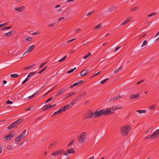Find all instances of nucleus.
I'll return each instance as SVG.
<instances>
[{
	"label": "nucleus",
	"mask_w": 159,
	"mask_h": 159,
	"mask_svg": "<svg viewBox=\"0 0 159 159\" xmlns=\"http://www.w3.org/2000/svg\"><path fill=\"white\" fill-rule=\"evenodd\" d=\"M155 107V105L154 104H153V105H152L149 108L150 109H151V110H152V109H154Z\"/></svg>",
	"instance_id": "51"
},
{
	"label": "nucleus",
	"mask_w": 159,
	"mask_h": 159,
	"mask_svg": "<svg viewBox=\"0 0 159 159\" xmlns=\"http://www.w3.org/2000/svg\"><path fill=\"white\" fill-rule=\"evenodd\" d=\"M94 115V113L92 110H89L84 114V118L85 119H89L93 117Z\"/></svg>",
	"instance_id": "2"
},
{
	"label": "nucleus",
	"mask_w": 159,
	"mask_h": 159,
	"mask_svg": "<svg viewBox=\"0 0 159 159\" xmlns=\"http://www.w3.org/2000/svg\"><path fill=\"white\" fill-rule=\"evenodd\" d=\"M19 75L15 73L11 75V77L12 78H15L18 77Z\"/></svg>",
	"instance_id": "31"
},
{
	"label": "nucleus",
	"mask_w": 159,
	"mask_h": 159,
	"mask_svg": "<svg viewBox=\"0 0 159 159\" xmlns=\"http://www.w3.org/2000/svg\"><path fill=\"white\" fill-rule=\"evenodd\" d=\"M16 30L15 28H13L11 30V35H14L16 32Z\"/></svg>",
	"instance_id": "28"
},
{
	"label": "nucleus",
	"mask_w": 159,
	"mask_h": 159,
	"mask_svg": "<svg viewBox=\"0 0 159 159\" xmlns=\"http://www.w3.org/2000/svg\"><path fill=\"white\" fill-rule=\"evenodd\" d=\"M55 24H56L55 22H53V23H52L51 24H49L48 25V27H52L55 25Z\"/></svg>",
	"instance_id": "44"
},
{
	"label": "nucleus",
	"mask_w": 159,
	"mask_h": 159,
	"mask_svg": "<svg viewBox=\"0 0 159 159\" xmlns=\"http://www.w3.org/2000/svg\"><path fill=\"white\" fill-rule=\"evenodd\" d=\"M56 143H57V142H53V143H51L50 145L49 146V148H51L52 146H55L56 145Z\"/></svg>",
	"instance_id": "41"
},
{
	"label": "nucleus",
	"mask_w": 159,
	"mask_h": 159,
	"mask_svg": "<svg viewBox=\"0 0 159 159\" xmlns=\"http://www.w3.org/2000/svg\"><path fill=\"white\" fill-rule=\"evenodd\" d=\"M130 129V127L129 125L121 127L120 129L121 131L122 134L124 136L128 135Z\"/></svg>",
	"instance_id": "1"
},
{
	"label": "nucleus",
	"mask_w": 159,
	"mask_h": 159,
	"mask_svg": "<svg viewBox=\"0 0 159 159\" xmlns=\"http://www.w3.org/2000/svg\"><path fill=\"white\" fill-rule=\"evenodd\" d=\"M85 69L83 70L80 72V75L81 76H84L87 75V73L85 72Z\"/></svg>",
	"instance_id": "27"
},
{
	"label": "nucleus",
	"mask_w": 159,
	"mask_h": 159,
	"mask_svg": "<svg viewBox=\"0 0 159 159\" xmlns=\"http://www.w3.org/2000/svg\"><path fill=\"white\" fill-rule=\"evenodd\" d=\"M76 38H75L74 39H72L70 40H69L66 42H65L64 43H62L61 44V46H63V45H65L66 44V43H70V42H71L72 41H73V40H75L76 39Z\"/></svg>",
	"instance_id": "20"
},
{
	"label": "nucleus",
	"mask_w": 159,
	"mask_h": 159,
	"mask_svg": "<svg viewBox=\"0 0 159 159\" xmlns=\"http://www.w3.org/2000/svg\"><path fill=\"white\" fill-rule=\"evenodd\" d=\"M3 139H4V140L5 141H6L7 140H10V134H8L7 136L3 137Z\"/></svg>",
	"instance_id": "21"
},
{
	"label": "nucleus",
	"mask_w": 159,
	"mask_h": 159,
	"mask_svg": "<svg viewBox=\"0 0 159 159\" xmlns=\"http://www.w3.org/2000/svg\"><path fill=\"white\" fill-rule=\"evenodd\" d=\"M86 135L85 132L82 133L78 137V140L80 143H83L85 140L84 136Z\"/></svg>",
	"instance_id": "4"
},
{
	"label": "nucleus",
	"mask_w": 159,
	"mask_h": 159,
	"mask_svg": "<svg viewBox=\"0 0 159 159\" xmlns=\"http://www.w3.org/2000/svg\"><path fill=\"white\" fill-rule=\"evenodd\" d=\"M159 134V129H157L154 131L152 135L150 136L151 139H153L156 138Z\"/></svg>",
	"instance_id": "10"
},
{
	"label": "nucleus",
	"mask_w": 159,
	"mask_h": 159,
	"mask_svg": "<svg viewBox=\"0 0 159 159\" xmlns=\"http://www.w3.org/2000/svg\"><path fill=\"white\" fill-rule=\"evenodd\" d=\"M79 99L77 98V97L75 98L74 100H73L70 103L71 105L72 106H73L75 103L77 101H79Z\"/></svg>",
	"instance_id": "18"
},
{
	"label": "nucleus",
	"mask_w": 159,
	"mask_h": 159,
	"mask_svg": "<svg viewBox=\"0 0 159 159\" xmlns=\"http://www.w3.org/2000/svg\"><path fill=\"white\" fill-rule=\"evenodd\" d=\"M34 45H32L31 46H29L27 50H33L34 48Z\"/></svg>",
	"instance_id": "37"
},
{
	"label": "nucleus",
	"mask_w": 159,
	"mask_h": 159,
	"mask_svg": "<svg viewBox=\"0 0 159 159\" xmlns=\"http://www.w3.org/2000/svg\"><path fill=\"white\" fill-rule=\"evenodd\" d=\"M35 64H33L32 65H30L29 66H26L24 68V69L25 70H28L29 69H30L33 67H34L35 66Z\"/></svg>",
	"instance_id": "24"
},
{
	"label": "nucleus",
	"mask_w": 159,
	"mask_h": 159,
	"mask_svg": "<svg viewBox=\"0 0 159 159\" xmlns=\"http://www.w3.org/2000/svg\"><path fill=\"white\" fill-rule=\"evenodd\" d=\"M105 110L104 109H101L100 110H98L94 112V115L93 116V118L98 117L103 115L105 116Z\"/></svg>",
	"instance_id": "3"
},
{
	"label": "nucleus",
	"mask_w": 159,
	"mask_h": 159,
	"mask_svg": "<svg viewBox=\"0 0 159 159\" xmlns=\"http://www.w3.org/2000/svg\"><path fill=\"white\" fill-rule=\"evenodd\" d=\"M53 98V97H51L50 98H48L47 100L46 101H45V103H47L48 102H49V101H50L52 100V98Z\"/></svg>",
	"instance_id": "40"
},
{
	"label": "nucleus",
	"mask_w": 159,
	"mask_h": 159,
	"mask_svg": "<svg viewBox=\"0 0 159 159\" xmlns=\"http://www.w3.org/2000/svg\"><path fill=\"white\" fill-rule=\"evenodd\" d=\"M87 93L86 91L84 92L81 94L79 95L77 97V98L79 99L80 101L81 99H82L84 97H85L87 95Z\"/></svg>",
	"instance_id": "9"
},
{
	"label": "nucleus",
	"mask_w": 159,
	"mask_h": 159,
	"mask_svg": "<svg viewBox=\"0 0 159 159\" xmlns=\"http://www.w3.org/2000/svg\"><path fill=\"white\" fill-rule=\"evenodd\" d=\"M7 23H5L2 24H1V25L2 26V27L5 26V25H7Z\"/></svg>",
	"instance_id": "63"
},
{
	"label": "nucleus",
	"mask_w": 159,
	"mask_h": 159,
	"mask_svg": "<svg viewBox=\"0 0 159 159\" xmlns=\"http://www.w3.org/2000/svg\"><path fill=\"white\" fill-rule=\"evenodd\" d=\"M115 112V110L111 109L110 108H107L105 110V116L113 113Z\"/></svg>",
	"instance_id": "8"
},
{
	"label": "nucleus",
	"mask_w": 159,
	"mask_h": 159,
	"mask_svg": "<svg viewBox=\"0 0 159 159\" xmlns=\"http://www.w3.org/2000/svg\"><path fill=\"white\" fill-rule=\"evenodd\" d=\"M67 56L66 55L65 57H63L62 58H61V59L58 60V62H61L62 61H64L66 58L67 57Z\"/></svg>",
	"instance_id": "33"
},
{
	"label": "nucleus",
	"mask_w": 159,
	"mask_h": 159,
	"mask_svg": "<svg viewBox=\"0 0 159 159\" xmlns=\"http://www.w3.org/2000/svg\"><path fill=\"white\" fill-rule=\"evenodd\" d=\"M57 114H59V112H58V111H55V112H54L52 116H54L56 115Z\"/></svg>",
	"instance_id": "57"
},
{
	"label": "nucleus",
	"mask_w": 159,
	"mask_h": 159,
	"mask_svg": "<svg viewBox=\"0 0 159 159\" xmlns=\"http://www.w3.org/2000/svg\"><path fill=\"white\" fill-rule=\"evenodd\" d=\"M22 139V138L20 136V135L18 136L16 139L15 142L16 143H18L20 141L21 139Z\"/></svg>",
	"instance_id": "17"
},
{
	"label": "nucleus",
	"mask_w": 159,
	"mask_h": 159,
	"mask_svg": "<svg viewBox=\"0 0 159 159\" xmlns=\"http://www.w3.org/2000/svg\"><path fill=\"white\" fill-rule=\"evenodd\" d=\"M93 11L92 12H89L86 14L87 16H89V15H90L92 14V13H93Z\"/></svg>",
	"instance_id": "55"
},
{
	"label": "nucleus",
	"mask_w": 159,
	"mask_h": 159,
	"mask_svg": "<svg viewBox=\"0 0 159 159\" xmlns=\"http://www.w3.org/2000/svg\"><path fill=\"white\" fill-rule=\"evenodd\" d=\"M116 6H111L110 7L109 9V11L110 12H111L114 10H116Z\"/></svg>",
	"instance_id": "25"
},
{
	"label": "nucleus",
	"mask_w": 159,
	"mask_h": 159,
	"mask_svg": "<svg viewBox=\"0 0 159 159\" xmlns=\"http://www.w3.org/2000/svg\"><path fill=\"white\" fill-rule=\"evenodd\" d=\"M16 132L15 131H12L11 132V139H12L13 136L15 134Z\"/></svg>",
	"instance_id": "32"
},
{
	"label": "nucleus",
	"mask_w": 159,
	"mask_h": 159,
	"mask_svg": "<svg viewBox=\"0 0 159 159\" xmlns=\"http://www.w3.org/2000/svg\"><path fill=\"white\" fill-rule=\"evenodd\" d=\"M91 53L90 52H89L87 54H86L85 55L84 57L83 58L84 59H86L87 57H88L89 56L91 55Z\"/></svg>",
	"instance_id": "34"
},
{
	"label": "nucleus",
	"mask_w": 159,
	"mask_h": 159,
	"mask_svg": "<svg viewBox=\"0 0 159 159\" xmlns=\"http://www.w3.org/2000/svg\"><path fill=\"white\" fill-rule=\"evenodd\" d=\"M76 93V92H74L72 93H69L66 94V96L65 98H67L68 97H70L72 96L75 95Z\"/></svg>",
	"instance_id": "19"
},
{
	"label": "nucleus",
	"mask_w": 159,
	"mask_h": 159,
	"mask_svg": "<svg viewBox=\"0 0 159 159\" xmlns=\"http://www.w3.org/2000/svg\"><path fill=\"white\" fill-rule=\"evenodd\" d=\"M61 108V109H62L63 111H65L67 109L65 106H64V107Z\"/></svg>",
	"instance_id": "62"
},
{
	"label": "nucleus",
	"mask_w": 159,
	"mask_h": 159,
	"mask_svg": "<svg viewBox=\"0 0 159 159\" xmlns=\"http://www.w3.org/2000/svg\"><path fill=\"white\" fill-rule=\"evenodd\" d=\"M145 80H143L140 81H139V82H137L136 84L137 85H138L139 84H140V83H142V82H144V81Z\"/></svg>",
	"instance_id": "54"
},
{
	"label": "nucleus",
	"mask_w": 159,
	"mask_h": 159,
	"mask_svg": "<svg viewBox=\"0 0 159 159\" xmlns=\"http://www.w3.org/2000/svg\"><path fill=\"white\" fill-rule=\"evenodd\" d=\"M36 73H37L36 72H30L28 74V75L27 76H28V78L31 77L33 75H34Z\"/></svg>",
	"instance_id": "23"
},
{
	"label": "nucleus",
	"mask_w": 159,
	"mask_h": 159,
	"mask_svg": "<svg viewBox=\"0 0 159 159\" xmlns=\"http://www.w3.org/2000/svg\"><path fill=\"white\" fill-rule=\"evenodd\" d=\"M83 81V80H80L79 82H76L74 84H73V85H71L70 87V88H72L73 87L75 86H78L79 84H80L81 83H82Z\"/></svg>",
	"instance_id": "16"
},
{
	"label": "nucleus",
	"mask_w": 159,
	"mask_h": 159,
	"mask_svg": "<svg viewBox=\"0 0 159 159\" xmlns=\"http://www.w3.org/2000/svg\"><path fill=\"white\" fill-rule=\"evenodd\" d=\"M140 97L139 94L137 93V94H133L131 95L130 97V98L131 99H134L138 98Z\"/></svg>",
	"instance_id": "13"
},
{
	"label": "nucleus",
	"mask_w": 159,
	"mask_h": 159,
	"mask_svg": "<svg viewBox=\"0 0 159 159\" xmlns=\"http://www.w3.org/2000/svg\"><path fill=\"white\" fill-rule=\"evenodd\" d=\"M56 85H55L53 87V88L52 89H51V90H50L48 91L47 93H46L45 94V95H46L47 94H48V93H49L51 91H52L55 88V87H56Z\"/></svg>",
	"instance_id": "45"
},
{
	"label": "nucleus",
	"mask_w": 159,
	"mask_h": 159,
	"mask_svg": "<svg viewBox=\"0 0 159 159\" xmlns=\"http://www.w3.org/2000/svg\"><path fill=\"white\" fill-rule=\"evenodd\" d=\"M109 80V79L108 78H106L105 79L103 80H102L101 81L100 83L101 84H103L106 82L107 80Z\"/></svg>",
	"instance_id": "36"
},
{
	"label": "nucleus",
	"mask_w": 159,
	"mask_h": 159,
	"mask_svg": "<svg viewBox=\"0 0 159 159\" xmlns=\"http://www.w3.org/2000/svg\"><path fill=\"white\" fill-rule=\"evenodd\" d=\"M25 38L26 39H25V40H27V41H30L32 39V38H30V37H26Z\"/></svg>",
	"instance_id": "43"
},
{
	"label": "nucleus",
	"mask_w": 159,
	"mask_h": 159,
	"mask_svg": "<svg viewBox=\"0 0 159 159\" xmlns=\"http://www.w3.org/2000/svg\"><path fill=\"white\" fill-rule=\"evenodd\" d=\"M28 78V77H27V78H26L25 79V80H24L23 81V82H22V84H24V83H26V82L28 81V79H29V78Z\"/></svg>",
	"instance_id": "53"
},
{
	"label": "nucleus",
	"mask_w": 159,
	"mask_h": 159,
	"mask_svg": "<svg viewBox=\"0 0 159 159\" xmlns=\"http://www.w3.org/2000/svg\"><path fill=\"white\" fill-rule=\"evenodd\" d=\"M122 70V66H120V67L117 68V69L116 70L114 71V73H117L118 72L119 70Z\"/></svg>",
	"instance_id": "29"
},
{
	"label": "nucleus",
	"mask_w": 159,
	"mask_h": 159,
	"mask_svg": "<svg viewBox=\"0 0 159 159\" xmlns=\"http://www.w3.org/2000/svg\"><path fill=\"white\" fill-rule=\"evenodd\" d=\"M10 29V26L2 28L1 29V30H7Z\"/></svg>",
	"instance_id": "48"
},
{
	"label": "nucleus",
	"mask_w": 159,
	"mask_h": 159,
	"mask_svg": "<svg viewBox=\"0 0 159 159\" xmlns=\"http://www.w3.org/2000/svg\"><path fill=\"white\" fill-rule=\"evenodd\" d=\"M58 111L59 112V114H60L63 111L62 110V109H61V108L59 110H58Z\"/></svg>",
	"instance_id": "60"
},
{
	"label": "nucleus",
	"mask_w": 159,
	"mask_h": 159,
	"mask_svg": "<svg viewBox=\"0 0 159 159\" xmlns=\"http://www.w3.org/2000/svg\"><path fill=\"white\" fill-rule=\"evenodd\" d=\"M47 62H46L45 63H42L41 65H40L39 67V68H41L42 67H43L44 65L46 64V63Z\"/></svg>",
	"instance_id": "46"
},
{
	"label": "nucleus",
	"mask_w": 159,
	"mask_h": 159,
	"mask_svg": "<svg viewBox=\"0 0 159 159\" xmlns=\"http://www.w3.org/2000/svg\"><path fill=\"white\" fill-rule=\"evenodd\" d=\"M76 68V67H75L73 69H72L71 70H68L67 71V73L68 74L72 72L73 71H74Z\"/></svg>",
	"instance_id": "39"
},
{
	"label": "nucleus",
	"mask_w": 159,
	"mask_h": 159,
	"mask_svg": "<svg viewBox=\"0 0 159 159\" xmlns=\"http://www.w3.org/2000/svg\"><path fill=\"white\" fill-rule=\"evenodd\" d=\"M75 152L74 149L71 148L70 149H69L66 153H64V155L67 156L70 153H73Z\"/></svg>",
	"instance_id": "11"
},
{
	"label": "nucleus",
	"mask_w": 159,
	"mask_h": 159,
	"mask_svg": "<svg viewBox=\"0 0 159 159\" xmlns=\"http://www.w3.org/2000/svg\"><path fill=\"white\" fill-rule=\"evenodd\" d=\"M132 19L131 17L128 18L125 21L123 22L121 24V25H124L127 24L128 22L130 21Z\"/></svg>",
	"instance_id": "14"
},
{
	"label": "nucleus",
	"mask_w": 159,
	"mask_h": 159,
	"mask_svg": "<svg viewBox=\"0 0 159 159\" xmlns=\"http://www.w3.org/2000/svg\"><path fill=\"white\" fill-rule=\"evenodd\" d=\"M65 106L66 107V108H67V109H69L70 108H71V106L69 104H68L65 105Z\"/></svg>",
	"instance_id": "50"
},
{
	"label": "nucleus",
	"mask_w": 159,
	"mask_h": 159,
	"mask_svg": "<svg viewBox=\"0 0 159 159\" xmlns=\"http://www.w3.org/2000/svg\"><path fill=\"white\" fill-rule=\"evenodd\" d=\"M23 120L21 119H19L16 121L13 122L11 124V129L15 127L16 126L19 124Z\"/></svg>",
	"instance_id": "5"
},
{
	"label": "nucleus",
	"mask_w": 159,
	"mask_h": 159,
	"mask_svg": "<svg viewBox=\"0 0 159 159\" xmlns=\"http://www.w3.org/2000/svg\"><path fill=\"white\" fill-rule=\"evenodd\" d=\"M48 67V66H45V67L44 68H43V69H42L41 70V71L42 72H43V71H44L45 69Z\"/></svg>",
	"instance_id": "58"
},
{
	"label": "nucleus",
	"mask_w": 159,
	"mask_h": 159,
	"mask_svg": "<svg viewBox=\"0 0 159 159\" xmlns=\"http://www.w3.org/2000/svg\"><path fill=\"white\" fill-rule=\"evenodd\" d=\"M102 25V23H100L99 24H98V25H97L96 26H95V27L94 28V29H99V28H101Z\"/></svg>",
	"instance_id": "35"
},
{
	"label": "nucleus",
	"mask_w": 159,
	"mask_h": 159,
	"mask_svg": "<svg viewBox=\"0 0 159 159\" xmlns=\"http://www.w3.org/2000/svg\"><path fill=\"white\" fill-rule=\"evenodd\" d=\"M4 35L5 36H10V32H9L8 33H5L4 34Z\"/></svg>",
	"instance_id": "59"
},
{
	"label": "nucleus",
	"mask_w": 159,
	"mask_h": 159,
	"mask_svg": "<svg viewBox=\"0 0 159 159\" xmlns=\"http://www.w3.org/2000/svg\"><path fill=\"white\" fill-rule=\"evenodd\" d=\"M56 106V104H54L52 105L51 104H49L45 105L43 107L42 110L43 111H47L48 109L52 107H54Z\"/></svg>",
	"instance_id": "7"
},
{
	"label": "nucleus",
	"mask_w": 159,
	"mask_h": 159,
	"mask_svg": "<svg viewBox=\"0 0 159 159\" xmlns=\"http://www.w3.org/2000/svg\"><path fill=\"white\" fill-rule=\"evenodd\" d=\"M146 111V110H138L136 111V112H138L140 114L142 113H145Z\"/></svg>",
	"instance_id": "30"
},
{
	"label": "nucleus",
	"mask_w": 159,
	"mask_h": 159,
	"mask_svg": "<svg viewBox=\"0 0 159 159\" xmlns=\"http://www.w3.org/2000/svg\"><path fill=\"white\" fill-rule=\"evenodd\" d=\"M65 89H61L60 91H59L57 93L55 94V96L56 97H58L60 95L63 94L65 92Z\"/></svg>",
	"instance_id": "15"
},
{
	"label": "nucleus",
	"mask_w": 159,
	"mask_h": 159,
	"mask_svg": "<svg viewBox=\"0 0 159 159\" xmlns=\"http://www.w3.org/2000/svg\"><path fill=\"white\" fill-rule=\"evenodd\" d=\"M34 108V107L33 106H31L30 107L27 108H26L25 110L26 111H29L31 109H32Z\"/></svg>",
	"instance_id": "42"
},
{
	"label": "nucleus",
	"mask_w": 159,
	"mask_h": 159,
	"mask_svg": "<svg viewBox=\"0 0 159 159\" xmlns=\"http://www.w3.org/2000/svg\"><path fill=\"white\" fill-rule=\"evenodd\" d=\"M65 153L64 152V150L63 149H61L58 150L52 153L51 155L56 156V155H58L61 154L62 153Z\"/></svg>",
	"instance_id": "6"
},
{
	"label": "nucleus",
	"mask_w": 159,
	"mask_h": 159,
	"mask_svg": "<svg viewBox=\"0 0 159 159\" xmlns=\"http://www.w3.org/2000/svg\"><path fill=\"white\" fill-rule=\"evenodd\" d=\"M157 14V13H156V12L152 13H151V14L148 15V17H151V16H152L156 15Z\"/></svg>",
	"instance_id": "47"
},
{
	"label": "nucleus",
	"mask_w": 159,
	"mask_h": 159,
	"mask_svg": "<svg viewBox=\"0 0 159 159\" xmlns=\"http://www.w3.org/2000/svg\"><path fill=\"white\" fill-rule=\"evenodd\" d=\"M38 34V32H34L33 33V34H32L33 35H35L37 34Z\"/></svg>",
	"instance_id": "64"
},
{
	"label": "nucleus",
	"mask_w": 159,
	"mask_h": 159,
	"mask_svg": "<svg viewBox=\"0 0 159 159\" xmlns=\"http://www.w3.org/2000/svg\"><path fill=\"white\" fill-rule=\"evenodd\" d=\"M74 140H72L68 144V146H70L71 145H72L73 143H74Z\"/></svg>",
	"instance_id": "52"
},
{
	"label": "nucleus",
	"mask_w": 159,
	"mask_h": 159,
	"mask_svg": "<svg viewBox=\"0 0 159 159\" xmlns=\"http://www.w3.org/2000/svg\"><path fill=\"white\" fill-rule=\"evenodd\" d=\"M147 43V41L146 40H145L143 42L142 45V47H143Z\"/></svg>",
	"instance_id": "49"
},
{
	"label": "nucleus",
	"mask_w": 159,
	"mask_h": 159,
	"mask_svg": "<svg viewBox=\"0 0 159 159\" xmlns=\"http://www.w3.org/2000/svg\"><path fill=\"white\" fill-rule=\"evenodd\" d=\"M120 98H122V97L120 96V95H118L115 97L111 98V100L113 101L116 100Z\"/></svg>",
	"instance_id": "22"
},
{
	"label": "nucleus",
	"mask_w": 159,
	"mask_h": 159,
	"mask_svg": "<svg viewBox=\"0 0 159 159\" xmlns=\"http://www.w3.org/2000/svg\"><path fill=\"white\" fill-rule=\"evenodd\" d=\"M139 7L138 6H136L133 8L131 10V11H135L139 9Z\"/></svg>",
	"instance_id": "38"
},
{
	"label": "nucleus",
	"mask_w": 159,
	"mask_h": 159,
	"mask_svg": "<svg viewBox=\"0 0 159 159\" xmlns=\"http://www.w3.org/2000/svg\"><path fill=\"white\" fill-rule=\"evenodd\" d=\"M80 30H81V29L80 28H78L75 30V32L76 33H77L78 32H79L80 31Z\"/></svg>",
	"instance_id": "61"
},
{
	"label": "nucleus",
	"mask_w": 159,
	"mask_h": 159,
	"mask_svg": "<svg viewBox=\"0 0 159 159\" xmlns=\"http://www.w3.org/2000/svg\"><path fill=\"white\" fill-rule=\"evenodd\" d=\"M25 8L24 6H22L19 7L15 8V10L17 11L22 12Z\"/></svg>",
	"instance_id": "12"
},
{
	"label": "nucleus",
	"mask_w": 159,
	"mask_h": 159,
	"mask_svg": "<svg viewBox=\"0 0 159 159\" xmlns=\"http://www.w3.org/2000/svg\"><path fill=\"white\" fill-rule=\"evenodd\" d=\"M64 19V17H60L58 19V21L60 22L61 20H63Z\"/></svg>",
	"instance_id": "56"
},
{
	"label": "nucleus",
	"mask_w": 159,
	"mask_h": 159,
	"mask_svg": "<svg viewBox=\"0 0 159 159\" xmlns=\"http://www.w3.org/2000/svg\"><path fill=\"white\" fill-rule=\"evenodd\" d=\"M26 133V130L25 129L22 133L20 135V136H21V137L22 138H24L25 137V135Z\"/></svg>",
	"instance_id": "26"
}]
</instances>
